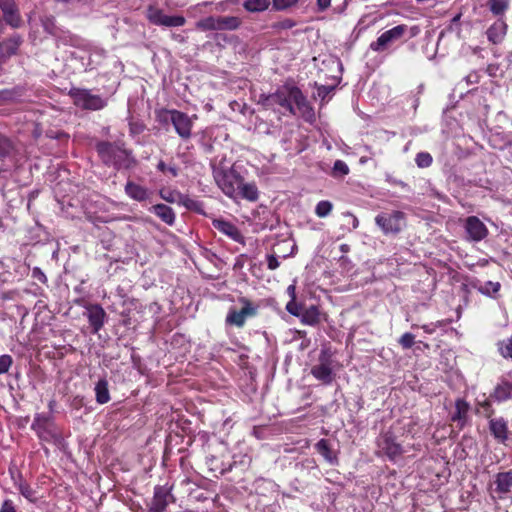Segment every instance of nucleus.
Listing matches in <instances>:
<instances>
[{"label": "nucleus", "instance_id": "obj_15", "mask_svg": "<svg viewBox=\"0 0 512 512\" xmlns=\"http://www.w3.org/2000/svg\"><path fill=\"white\" fill-rule=\"evenodd\" d=\"M148 18L152 23L156 25H162L167 27L183 26L186 22L183 16H169L164 14L159 9L152 8H150L148 11Z\"/></svg>", "mask_w": 512, "mask_h": 512}, {"label": "nucleus", "instance_id": "obj_38", "mask_svg": "<svg viewBox=\"0 0 512 512\" xmlns=\"http://www.w3.org/2000/svg\"><path fill=\"white\" fill-rule=\"evenodd\" d=\"M270 5V0H246L244 7L250 12H260L266 10Z\"/></svg>", "mask_w": 512, "mask_h": 512}, {"label": "nucleus", "instance_id": "obj_17", "mask_svg": "<svg viewBox=\"0 0 512 512\" xmlns=\"http://www.w3.org/2000/svg\"><path fill=\"white\" fill-rule=\"evenodd\" d=\"M469 411L470 404L462 399L458 398L455 401L454 411L451 414V421L456 424V427L463 429L469 423Z\"/></svg>", "mask_w": 512, "mask_h": 512}, {"label": "nucleus", "instance_id": "obj_47", "mask_svg": "<svg viewBox=\"0 0 512 512\" xmlns=\"http://www.w3.org/2000/svg\"><path fill=\"white\" fill-rule=\"evenodd\" d=\"M19 491H20L21 495L24 496L30 502L37 501L36 491L34 489H32L28 484H26V483L20 484Z\"/></svg>", "mask_w": 512, "mask_h": 512}, {"label": "nucleus", "instance_id": "obj_43", "mask_svg": "<svg viewBox=\"0 0 512 512\" xmlns=\"http://www.w3.org/2000/svg\"><path fill=\"white\" fill-rule=\"evenodd\" d=\"M349 173V167L343 160H336L333 165L332 175L334 177H344Z\"/></svg>", "mask_w": 512, "mask_h": 512}, {"label": "nucleus", "instance_id": "obj_16", "mask_svg": "<svg viewBox=\"0 0 512 512\" xmlns=\"http://www.w3.org/2000/svg\"><path fill=\"white\" fill-rule=\"evenodd\" d=\"M86 316L93 333H98L104 326L107 314L99 304H89L86 307Z\"/></svg>", "mask_w": 512, "mask_h": 512}, {"label": "nucleus", "instance_id": "obj_11", "mask_svg": "<svg viewBox=\"0 0 512 512\" xmlns=\"http://www.w3.org/2000/svg\"><path fill=\"white\" fill-rule=\"evenodd\" d=\"M464 229L466 238L469 241L479 242L488 235L486 225L476 216H469L466 218Z\"/></svg>", "mask_w": 512, "mask_h": 512}, {"label": "nucleus", "instance_id": "obj_10", "mask_svg": "<svg viewBox=\"0 0 512 512\" xmlns=\"http://www.w3.org/2000/svg\"><path fill=\"white\" fill-rule=\"evenodd\" d=\"M171 124L182 140L190 139L192 135L193 121L186 113L174 110L172 113Z\"/></svg>", "mask_w": 512, "mask_h": 512}, {"label": "nucleus", "instance_id": "obj_41", "mask_svg": "<svg viewBox=\"0 0 512 512\" xmlns=\"http://www.w3.org/2000/svg\"><path fill=\"white\" fill-rule=\"evenodd\" d=\"M333 209V204L328 200H322L317 203L315 207V214L320 217L324 218L327 217Z\"/></svg>", "mask_w": 512, "mask_h": 512}, {"label": "nucleus", "instance_id": "obj_49", "mask_svg": "<svg viewBox=\"0 0 512 512\" xmlns=\"http://www.w3.org/2000/svg\"><path fill=\"white\" fill-rule=\"evenodd\" d=\"M299 0H272L273 8L277 11L286 10L297 4Z\"/></svg>", "mask_w": 512, "mask_h": 512}, {"label": "nucleus", "instance_id": "obj_48", "mask_svg": "<svg viewBox=\"0 0 512 512\" xmlns=\"http://www.w3.org/2000/svg\"><path fill=\"white\" fill-rule=\"evenodd\" d=\"M304 309V306L300 303L296 302V299H291L287 305L286 310L293 316L299 317L302 314V311Z\"/></svg>", "mask_w": 512, "mask_h": 512}, {"label": "nucleus", "instance_id": "obj_24", "mask_svg": "<svg viewBox=\"0 0 512 512\" xmlns=\"http://www.w3.org/2000/svg\"><path fill=\"white\" fill-rule=\"evenodd\" d=\"M25 87L21 85L14 86L10 89L0 90V102L13 103L18 102L25 94Z\"/></svg>", "mask_w": 512, "mask_h": 512}, {"label": "nucleus", "instance_id": "obj_9", "mask_svg": "<svg viewBox=\"0 0 512 512\" xmlns=\"http://www.w3.org/2000/svg\"><path fill=\"white\" fill-rule=\"evenodd\" d=\"M331 356L327 350H322L319 355V363L311 368V374L325 385L332 383L334 379L331 367Z\"/></svg>", "mask_w": 512, "mask_h": 512}, {"label": "nucleus", "instance_id": "obj_58", "mask_svg": "<svg viewBox=\"0 0 512 512\" xmlns=\"http://www.w3.org/2000/svg\"><path fill=\"white\" fill-rule=\"evenodd\" d=\"M280 266V262L276 255L269 254L267 255V267L269 270H275Z\"/></svg>", "mask_w": 512, "mask_h": 512}, {"label": "nucleus", "instance_id": "obj_14", "mask_svg": "<svg viewBox=\"0 0 512 512\" xmlns=\"http://www.w3.org/2000/svg\"><path fill=\"white\" fill-rule=\"evenodd\" d=\"M0 9L5 22L12 28H19L22 24L21 14L15 0H0Z\"/></svg>", "mask_w": 512, "mask_h": 512}, {"label": "nucleus", "instance_id": "obj_59", "mask_svg": "<svg viewBox=\"0 0 512 512\" xmlns=\"http://www.w3.org/2000/svg\"><path fill=\"white\" fill-rule=\"evenodd\" d=\"M174 192L173 191H168V192H165V191H160V196L162 199H164L165 201L167 202H174L175 199H174Z\"/></svg>", "mask_w": 512, "mask_h": 512}, {"label": "nucleus", "instance_id": "obj_29", "mask_svg": "<svg viewBox=\"0 0 512 512\" xmlns=\"http://www.w3.org/2000/svg\"><path fill=\"white\" fill-rule=\"evenodd\" d=\"M95 398L98 404H106L110 401V393L108 388V381L105 378H101L95 384Z\"/></svg>", "mask_w": 512, "mask_h": 512}, {"label": "nucleus", "instance_id": "obj_42", "mask_svg": "<svg viewBox=\"0 0 512 512\" xmlns=\"http://www.w3.org/2000/svg\"><path fill=\"white\" fill-rule=\"evenodd\" d=\"M432 162L433 158L428 152H419L415 157V163L419 168H428Z\"/></svg>", "mask_w": 512, "mask_h": 512}, {"label": "nucleus", "instance_id": "obj_36", "mask_svg": "<svg viewBox=\"0 0 512 512\" xmlns=\"http://www.w3.org/2000/svg\"><path fill=\"white\" fill-rule=\"evenodd\" d=\"M196 27L202 31L220 30L221 28V26L219 25L218 16H209L204 19H201L196 23Z\"/></svg>", "mask_w": 512, "mask_h": 512}, {"label": "nucleus", "instance_id": "obj_23", "mask_svg": "<svg viewBox=\"0 0 512 512\" xmlns=\"http://www.w3.org/2000/svg\"><path fill=\"white\" fill-rule=\"evenodd\" d=\"M242 198L250 202H256L259 198V191L254 182L245 183L244 179L238 187L237 199Z\"/></svg>", "mask_w": 512, "mask_h": 512}, {"label": "nucleus", "instance_id": "obj_62", "mask_svg": "<svg viewBox=\"0 0 512 512\" xmlns=\"http://www.w3.org/2000/svg\"><path fill=\"white\" fill-rule=\"evenodd\" d=\"M466 81H467V83H470V84L478 83L479 76L476 72L470 73L469 75H467Z\"/></svg>", "mask_w": 512, "mask_h": 512}, {"label": "nucleus", "instance_id": "obj_28", "mask_svg": "<svg viewBox=\"0 0 512 512\" xmlns=\"http://www.w3.org/2000/svg\"><path fill=\"white\" fill-rule=\"evenodd\" d=\"M300 320L302 323L310 326L319 324L321 321L319 308L315 305H311L307 308L304 307Z\"/></svg>", "mask_w": 512, "mask_h": 512}, {"label": "nucleus", "instance_id": "obj_18", "mask_svg": "<svg viewBox=\"0 0 512 512\" xmlns=\"http://www.w3.org/2000/svg\"><path fill=\"white\" fill-rule=\"evenodd\" d=\"M494 492L499 499H504L512 489V468L508 471L499 472L494 476Z\"/></svg>", "mask_w": 512, "mask_h": 512}, {"label": "nucleus", "instance_id": "obj_8", "mask_svg": "<svg viewBox=\"0 0 512 512\" xmlns=\"http://www.w3.org/2000/svg\"><path fill=\"white\" fill-rule=\"evenodd\" d=\"M403 31V28H399V25L394 26L384 31L375 41L371 42L369 48L374 52L382 53L398 42L403 41Z\"/></svg>", "mask_w": 512, "mask_h": 512}, {"label": "nucleus", "instance_id": "obj_1", "mask_svg": "<svg viewBox=\"0 0 512 512\" xmlns=\"http://www.w3.org/2000/svg\"><path fill=\"white\" fill-rule=\"evenodd\" d=\"M259 103L266 109L275 110L278 106L284 115L295 116L299 112L305 120H312L315 115L301 89L291 82L279 86L273 93L261 94Z\"/></svg>", "mask_w": 512, "mask_h": 512}, {"label": "nucleus", "instance_id": "obj_3", "mask_svg": "<svg viewBox=\"0 0 512 512\" xmlns=\"http://www.w3.org/2000/svg\"><path fill=\"white\" fill-rule=\"evenodd\" d=\"M212 175L219 189L229 198L236 200L238 187L243 180L235 166H227L224 160L218 164H211Z\"/></svg>", "mask_w": 512, "mask_h": 512}, {"label": "nucleus", "instance_id": "obj_60", "mask_svg": "<svg viewBox=\"0 0 512 512\" xmlns=\"http://www.w3.org/2000/svg\"><path fill=\"white\" fill-rule=\"evenodd\" d=\"M498 69H499L498 64H489L487 66L486 71L489 74V76L495 77L496 74H497Z\"/></svg>", "mask_w": 512, "mask_h": 512}, {"label": "nucleus", "instance_id": "obj_54", "mask_svg": "<svg viewBox=\"0 0 512 512\" xmlns=\"http://www.w3.org/2000/svg\"><path fill=\"white\" fill-rule=\"evenodd\" d=\"M31 277L42 284H47L48 282L47 276L39 267H34L32 269Z\"/></svg>", "mask_w": 512, "mask_h": 512}, {"label": "nucleus", "instance_id": "obj_33", "mask_svg": "<svg viewBox=\"0 0 512 512\" xmlns=\"http://www.w3.org/2000/svg\"><path fill=\"white\" fill-rule=\"evenodd\" d=\"M492 401L491 394L486 397L485 394L483 395V399H477L476 400V409L478 413H482L484 417L490 419L492 415L494 414V409L492 407Z\"/></svg>", "mask_w": 512, "mask_h": 512}, {"label": "nucleus", "instance_id": "obj_21", "mask_svg": "<svg viewBox=\"0 0 512 512\" xmlns=\"http://www.w3.org/2000/svg\"><path fill=\"white\" fill-rule=\"evenodd\" d=\"M316 451L331 465H337L339 462L337 453L332 449L329 440L320 439L315 444Z\"/></svg>", "mask_w": 512, "mask_h": 512}, {"label": "nucleus", "instance_id": "obj_50", "mask_svg": "<svg viewBox=\"0 0 512 512\" xmlns=\"http://www.w3.org/2000/svg\"><path fill=\"white\" fill-rule=\"evenodd\" d=\"M296 25L295 21L289 18L274 22L271 27L276 30L291 29Z\"/></svg>", "mask_w": 512, "mask_h": 512}, {"label": "nucleus", "instance_id": "obj_57", "mask_svg": "<svg viewBox=\"0 0 512 512\" xmlns=\"http://www.w3.org/2000/svg\"><path fill=\"white\" fill-rule=\"evenodd\" d=\"M444 324V321H438L436 323L424 324L421 326V328L424 330L425 333L432 334L435 332L436 328L441 327Z\"/></svg>", "mask_w": 512, "mask_h": 512}, {"label": "nucleus", "instance_id": "obj_5", "mask_svg": "<svg viewBox=\"0 0 512 512\" xmlns=\"http://www.w3.org/2000/svg\"><path fill=\"white\" fill-rule=\"evenodd\" d=\"M238 301L242 304V308L240 310L230 308L226 315L225 323L226 325L242 328L248 318L257 315L258 305L254 304L246 297H240Z\"/></svg>", "mask_w": 512, "mask_h": 512}, {"label": "nucleus", "instance_id": "obj_7", "mask_svg": "<svg viewBox=\"0 0 512 512\" xmlns=\"http://www.w3.org/2000/svg\"><path fill=\"white\" fill-rule=\"evenodd\" d=\"M377 446L390 461H396L404 453L403 446L397 441V437L391 429L379 435Z\"/></svg>", "mask_w": 512, "mask_h": 512}, {"label": "nucleus", "instance_id": "obj_22", "mask_svg": "<svg viewBox=\"0 0 512 512\" xmlns=\"http://www.w3.org/2000/svg\"><path fill=\"white\" fill-rule=\"evenodd\" d=\"M125 193L131 199L138 202L147 200L150 195V192L146 187L141 186L133 181H127L125 185Z\"/></svg>", "mask_w": 512, "mask_h": 512}, {"label": "nucleus", "instance_id": "obj_32", "mask_svg": "<svg viewBox=\"0 0 512 512\" xmlns=\"http://www.w3.org/2000/svg\"><path fill=\"white\" fill-rule=\"evenodd\" d=\"M473 287L485 296L495 297L501 288V284L499 282L486 281L485 283L473 284Z\"/></svg>", "mask_w": 512, "mask_h": 512}, {"label": "nucleus", "instance_id": "obj_31", "mask_svg": "<svg viewBox=\"0 0 512 512\" xmlns=\"http://www.w3.org/2000/svg\"><path fill=\"white\" fill-rule=\"evenodd\" d=\"M47 424V418L37 415L34 418V421L31 425V428L36 431L37 435L43 439L48 440L50 437H52L51 432L46 427Z\"/></svg>", "mask_w": 512, "mask_h": 512}, {"label": "nucleus", "instance_id": "obj_37", "mask_svg": "<svg viewBox=\"0 0 512 512\" xmlns=\"http://www.w3.org/2000/svg\"><path fill=\"white\" fill-rule=\"evenodd\" d=\"M220 30H235L239 27L241 21L235 16H218Z\"/></svg>", "mask_w": 512, "mask_h": 512}, {"label": "nucleus", "instance_id": "obj_6", "mask_svg": "<svg viewBox=\"0 0 512 512\" xmlns=\"http://www.w3.org/2000/svg\"><path fill=\"white\" fill-rule=\"evenodd\" d=\"M376 225L385 235H397L405 226V214L394 210L390 213L382 212L375 217Z\"/></svg>", "mask_w": 512, "mask_h": 512}, {"label": "nucleus", "instance_id": "obj_64", "mask_svg": "<svg viewBox=\"0 0 512 512\" xmlns=\"http://www.w3.org/2000/svg\"><path fill=\"white\" fill-rule=\"evenodd\" d=\"M168 172L173 176V177H177L178 176V168L176 165H169L168 166Z\"/></svg>", "mask_w": 512, "mask_h": 512}, {"label": "nucleus", "instance_id": "obj_20", "mask_svg": "<svg viewBox=\"0 0 512 512\" xmlns=\"http://www.w3.org/2000/svg\"><path fill=\"white\" fill-rule=\"evenodd\" d=\"M212 225L215 229H217L224 235L228 236L232 240L239 243L243 242L242 234L240 233L237 226H235L232 222L224 220L222 218H215L212 220Z\"/></svg>", "mask_w": 512, "mask_h": 512}, {"label": "nucleus", "instance_id": "obj_46", "mask_svg": "<svg viewBox=\"0 0 512 512\" xmlns=\"http://www.w3.org/2000/svg\"><path fill=\"white\" fill-rule=\"evenodd\" d=\"M399 28H403L404 30L402 33L403 41H407L420 33V28L416 25L408 26L405 24H400Z\"/></svg>", "mask_w": 512, "mask_h": 512}, {"label": "nucleus", "instance_id": "obj_12", "mask_svg": "<svg viewBox=\"0 0 512 512\" xmlns=\"http://www.w3.org/2000/svg\"><path fill=\"white\" fill-rule=\"evenodd\" d=\"M172 487L167 485H158L154 488V496L151 501L150 509L153 512H163L170 502L174 501L171 494Z\"/></svg>", "mask_w": 512, "mask_h": 512}, {"label": "nucleus", "instance_id": "obj_35", "mask_svg": "<svg viewBox=\"0 0 512 512\" xmlns=\"http://www.w3.org/2000/svg\"><path fill=\"white\" fill-rule=\"evenodd\" d=\"M41 25L45 32L52 36L60 34V28L56 25L55 18L52 15H43L40 17Z\"/></svg>", "mask_w": 512, "mask_h": 512}, {"label": "nucleus", "instance_id": "obj_25", "mask_svg": "<svg viewBox=\"0 0 512 512\" xmlns=\"http://www.w3.org/2000/svg\"><path fill=\"white\" fill-rule=\"evenodd\" d=\"M150 212L158 216L164 223L173 225L175 222V213L173 209L166 204H156L150 208Z\"/></svg>", "mask_w": 512, "mask_h": 512}, {"label": "nucleus", "instance_id": "obj_40", "mask_svg": "<svg viewBox=\"0 0 512 512\" xmlns=\"http://www.w3.org/2000/svg\"><path fill=\"white\" fill-rule=\"evenodd\" d=\"M497 346L502 357L512 359V336L499 341Z\"/></svg>", "mask_w": 512, "mask_h": 512}, {"label": "nucleus", "instance_id": "obj_39", "mask_svg": "<svg viewBox=\"0 0 512 512\" xmlns=\"http://www.w3.org/2000/svg\"><path fill=\"white\" fill-rule=\"evenodd\" d=\"M487 5L490 9V11L498 16L502 15L509 6L508 0H488Z\"/></svg>", "mask_w": 512, "mask_h": 512}, {"label": "nucleus", "instance_id": "obj_44", "mask_svg": "<svg viewBox=\"0 0 512 512\" xmlns=\"http://www.w3.org/2000/svg\"><path fill=\"white\" fill-rule=\"evenodd\" d=\"M342 217L345 221L344 226L348 231L355 230L359 226V220L354 214L350 212H344L342 213Z\"/></svg>", "mask_w": 512, "mask_h": 512}, {"label": "nucleus", "instance_id": "obj_52", "mask_svg": "<svg viewBox=\"0 0 512 512\" xmlns=\"http://www.w3.org/2000/svg\"><path fill=\"white\" fill-rule=\"evenodd\" d=\"M414 342H415V336L408 332L404 333L399 339V344L404 349H410L413 346Z\"/></svg>", "mask_w": 512, "mask_h": 512}, {"label": "nucleus", "instance_id": "obj_45", "mask_svg": "<svg viewBox=\"0 0 512 512\" xmlns=\"http://www.w3.org/2000/svg\"><path fill=\"white\" fill-rule=\"evenodd\" d=\"M175 109H160L156 111V120L162 124L166 125L171 123L172 113Z\"/></svg>", "mask_w": 512, "mask_h": 512}, {"label": "nucleus", "instance_id": "obj_19", "mask_svg": "<svg viewBox=\"0 0 512 512\" xmlns=\"http://www.w3.org/2000/svg\"><path fill=\"white\" fill-rule=\"evenodd\" d=\"M489 431L491 435L501 444H506L508 436V422L503 418H490Z\"/></svg>", "mask_w": 512, "mask_h": 512}, {"label": "nucleus", "instance_id": "obj_27", "mask_svg": "<svg viewBox=\"0 0 512 512\" xmlns=\"http://www.w3.org/2000/svg\"><path fill=\"white\" fill-rule=\"evenodd\" d=\"M178 202L190 211L205 215L204 203L202 201L193 199L188 195L178 193Z\"/></svg>", "mask_w": 512, "mask_h": 512}, {"label": "nucleus", "instance_id": "obj_26", "mask_svg": "<svg viewBox=\"0 0 512 512\" xmlns=\"http://www.w3.org/2000/svg\"><path fill=\"white\" fill-rule=\"evenodd\" d=\"M506 29L507 25L503 21H496L486 32L488 40L493 44L500 43L506 34Z\"/></svg>", "mask_w": 512, "mask_h": 512}, {"label": "nucleus", "instance_id": "obj_2", "mask_svg": "<svg viewBox=\"0 0 512 512\" xmlns=\"http://www.w3.org/2000/svg\"><path fill=\"white\" fill-rule=\"evenodd\" d=\"M102 163L116 170H130L137 165L131 150L125 148L124 142L99 141L95 145Z\"/></svg>", "mask_w": 512, "mask_h": 512}, {"label": "nucleus", "instance_id": "obj_61", "mask_svg": "<svg viewBox=\"0 0 512 512\" xmlns=\"http://www.w3.org/2000/svg\"><path fill=\"white\" fill-rule=\"evenodd\" d=\"M330 3H331V0H317V5H318L319 11L326 10L329 7Z\"/></svg>", "mask_w": 512, "mask_h": 512}, {"label": "nucleus", "instance_id": "obj_34", "mask_svg": "<svg viewBox=\"0 0 512 512\" xmlns=\"http://www.w3.org/2000/svg\"><path fill=\"white\" fill-rule=\"evenodd\" d=\"M15 144L6 135L0 133V159H5L13 155Z\"/></svg>", "mask_w": 512, "mask_h": 512}, {"label": "nucleus", "instance_id": "obj_55", "mask_svg": "<svg viewBox=\"0 0 512 512\" xmlns=\"http://www.w3.org/2000/svg\"><path fill=\"white\" fill-rule=\"evenodd\" d=\"M145 129V126L141 122H130L129 132L132 136L141 134Z\"/></svg>", "mask_w": 512, "mask_h": 512}, {"label": "nucleus", "instance_id": "obj_4", "mask_svg": "<svg viewBox=\"0 0 512 512\" xmlns=\"http://www.w3.org/2000/svg\"><path fill=\"white\" fill-rule=\"evenodd\" d=\"M69 96L75 106L91 111H98L107 106V100L100 95L92 94L91 90L83 88H71Z\"/></svg>", "mask_w": 512, "mask_h": 512}, {"label": "nucleus", "instance_id": "obj_30", "mask_svg": "<svg viewBox=\"0 0 512 512\" xmlns=\"http://www.w3.org/2000/svg\"><path fill=\"white\" fill-rule=\"evenodd\" d=\"M3 45L4 53L7 61L14 55L17 54L20 45L22 44V38L19 35H14L1 42Z\"/></svg>", "mask_w": 512, "mask_h": 512}, {"label": "nucleus", "instance_id": "obj_63", "mask_svg": "<svg viewBox=\"0 0 512 512\" xmlns=\"http://www.w3.org/2000/svg\"><path fill=\"white\" fill-rule=\"evenodd\" d=\"M157 170L162 173H165L166 171H168V166L165 164L163 160H160L157 164Z\"/></svg>", "mask_w": 512, "mask_h": 512}, {"label": "nucleus", "instance_id": "obj_53", "mask_svg": "<svg viewBox=\"0 0 512 512\" xmlns=\"http://www.w3.org/2000/svg\"><path fill=\"white\" fill-rule=\"evenodd\" d=\"M335 87L330 85H320L317 87V96L321 98L322 101L326 99L333 91Z\"/></svg>", "mask_w": 512, "mask_h": 512}, {"label": "nucleus", "instance_id": "obj_13", "mask_svg": "<svg viewBox=\"0 0 512 512\" xmlns=\"http://www.w3.org/2000/svg\"><path fill=\"white\" fill-rule=\"evenodd\" d=\"M491 398L497 403L512 400V378L510 374L503 375L498 379V382L491 392Z\"/></svg>", "mask_w": 512, "mask_h": 512}, {"label": "nucleus", "instance_id": "obj_51", "mask_svg": "<svg viewBox=\"0 0 512 512\" xmlns=\"http://www.w3.org/2000/svg\"><path fill=\"white\" fill-rule=\"evenodd\" d=\"M13 363V359L8 354L0 356V375L7 373Z\"/></svg>", "mask_w": 512, "mask_h": 512}, {"label": "nucleus", "instance_id": "obj_56", "mask_svg": "<svg viewBox=\"0 0 512 512\" xmlns=\"http://www.w3.org/2000/svg\"><path fill=\"white\" fill-rule=\"evenodd\" d=\"M0 512H17V509L12 500L6 499L2 502Z\"/></svg>", "mask_w": 512, "mask_h": 512}]
</instances>
